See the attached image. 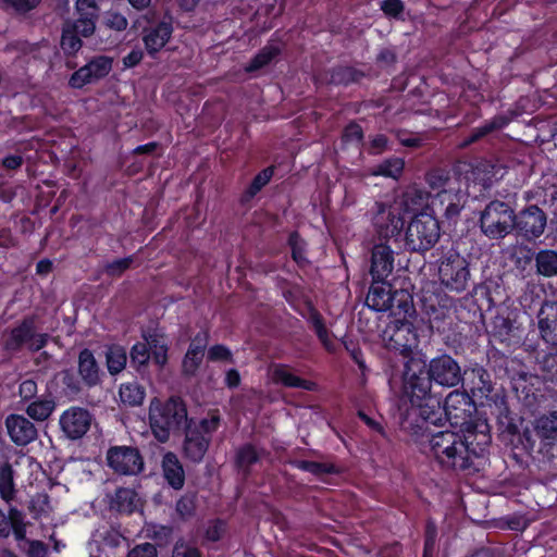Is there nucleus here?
Listing matches in <instances>:
<instances>
[{
  "instance_id": "864d4df0",
  "label": "nucleus",
  "mask_w": 557,
  "mask_h": 557,
  "mask_svg": "<svg viewBox=\"0 0 557 557\" xmlns=\"http://www.w3.org/2000/svg\"><path fill=\"white\" fill-rule=\"evenodd\" d=\"M425 181L431 187V189L438 194L443 190H446L445 185L449 181V175L444 170L434 169L426 173Z\"/></svg>"
},
{
  "instance_id": "c9c22d12",
  "label": "nucleus",
  "mask_w": 557,
  "mask_h": 557,
  "mask_svg": "<svg viewBox=\"0 0 557 557\" xmlns=\"http://www.w3.org/2000/svg\"><path fill=\"white\" fill-rule=\"evenodd\" d=\"M364 72L350 65H336L330 70L329 83L335 86H349L359 83Z\"/></svg>"
},
{
  "instance_id": "423d86ee",
  "label": "nucleus",
  "mask_w": 557,
  "mask_h": 557,
  "mask_svg": "<svg viewBox=\"0 0 557 557\" xmlns=\"http://www.w3.org/2000/svg\"><path fill=\"white\" fill-rule=\"evenodd\" d=\"M189 422L187 406L182 397L171 396L166 400H151L149 423L152 434L160 443H166L172 433L181 432Z\"/></svg>"
},
{
  "instance_id": "f03ea898",
  "label": "nucleus",
  "mask_w": 557,
  "mask_h": 557,
  "mask_svg": "<svg viewBox=\"0 0 557 557\" xmlns=\"http://www.w3.org/2000/svg\"><path fill=\"white\" fill-rule=\"evenodd\" d=\"M492 414L496 418L499 436L512 449L531 455L537 451L548 460L555 457L557 447V411L540 414L532 422L533 430L520 431L522 418L509 409L505 396H496Z\"/></svg>"
},
{
  "instance_id": "de8ad7c7",
  "label": "nucleus",
  "mask_w": 557,
  "mask_h": 557,
  "mask_svg": "<svg viewBox=\"0 0 557 557\" xmlns=\"http://www.w3.org/2000/svg\"><path fill=\"white\" fill-rule=\"evenodd\" d=\"M405 162L401 158L393 157L377 164L373 174L376 176L397 178L404 171Z\"/></svg>"
},
{
  "instance_id": "39448f33",
  "label": "nucleus",
  "mask_w": 557,
  "mask_h": 557,
  "mask_svg": "<svg viewBox=\"0 0 557 557\" xmlns=\"http://www.w3.org/2000/svg\"><path fill=\"white\" fill-rule=\"evenodd\" d=\"M539 341L525 338L523 348L534 357L542 371L552 372L557 364V302L545 300L536 314Z\"/></svg>"
},
{
  "instance_id": "bf43d9fd",
  "label": "nucleus",
  "mask_w": 557,
  "mask_h": 557,
  "mask_svg": "<svg viewBox=\"0 0 557 557\" xmlns=\"http://www.w3.org/2000/svg\"><path fill=\"white\" fill-rule=\"evenodd\" d=\"M172 557H202V555L198 547L180 539L174 544Z\"/></svg>"
},
{
  "instance_id": "7ed1b4c3",
  "label": "nucleus",
  "mask_w": 557,
  "mask_h": 557,
  "mask_svg": "<svg viewBox=\"0 0 557 557\" xmlns=\"http://www.w3.org/2000/svg\"><path fill=\"white\" fill-rule=\"evenodd\" d=\"M475 410L472 396L466 391L455 389L446 396L444 403L436 395L407 408L400 413L399 429L414 438L423 435L428 425L442 426L447 421L450 425H460L462 429L474 423L471 417Z\"/></svg>"
},
{
  "instance_id": "8fccbe9b",
  "label": "nucleus",
  "mask_w": 557,
  "mask_h": 557,
  "mask_svg": "<svg viewBox=\"0 0 557 557\" xmlns=\"http://www.w3.org/2000/svg\"><path fill=\"white\" fill-rule=\"evenodd\" d=\"M15 495L14 482L12 478V468L7 465L0 473V496L7 503H10Z\"/></svg>"
},
{
  "instance_id": "dca6fc26",
  "label": "nucleus",
  "mask_w": 557,
  "mask_h": 557,
  "mask_svg": "<svg viewBox=\"0 0 557 557\" xmlns=\"http://www.w3.org/2000/svg\"><path fill=\"white\" fill-rule=\"evenodd\" d=\"M111 70L112 58L104 54L96 55L70 76L69 86L73 89H82L88 84L104 78Z\"/></svg>"
},
{
  "instance_id": "a878e982",
  "label": "nucleus",
  "mask_w": 557,
  "mask_h": 557,
  "mask_svg": "<svg viewBox=\"0 0 557 557\" xmlns=\"http://www.w3.org/2000/svg\"><path fill=\"white\" fill-rule=\"evenodd\" d=\"M271 376L274 384H280L287 388H300L308 392L317 389V383L311 380L302 379L293 372L285 363H275L271 368Z\"/></svg>"
},
{
  "instance_id": "a211bd4d",
  "label": "nucleus",
  "mask_w": 557,
  "mask_h": 557,
  "mask_svg": "<svg viewBox=\"0 0 557 557\" xmlns=\"http://www.w3.org/2000/svg\"><path fill=\"white\" fill-rule=\"evenodd\" d=\"M173 30L171 20H162L143 28L141 39L149 57L156 58L171 39Z\"/></svg>"
},
{
  "instance_id": "6e6552de",
  "label": "nucleus",
  "mask_w": 557,
  "mask_h": 557,
  "mask_svg": "<svg viewBox=\"0 0 557 557\" xmlns=\"http://www.w3.org/2000/svg\"><path fill=\"white\" fill-rule=\"evenodd\" d=\"M221 424V417L218 411L212 412L209 417L195 422L190 419L186 423L183 441V456L193 463H200L209 450L213 434Z\"/></svg>"
},
{
  "instance_id": "ddd939ff",
  "label": "nucleus",
  "mask_w": 557,
  "mask_h": 557,
  "mask_svg": "<svg viewBox=\"0 0 557 557\" xmlns=\"http://www.w3.org/2000/svg\"><path fill=\"white\" fill-rule=\"evenodd\" d=\"M404 213L399 206L375 202V212L372 216L375 236L385 243L398 236L405 226Z\"/></svg>"
},
{
  "instance_id": "58836bf2",
  "label": "nucleus",
  "mask_w": 557,
  "mask_h": 557,
  "mask_svg": "<svg viewBox=\"0 0 557 557\" xmlns=\"http://www.w3.org/2000/svg\"><path fill=\"white\" fill-rule=\"evenodd\" d=\"M535 272L540 276L553 277L557 275V251L541 249L534 256Z\"/></svg>"
},
{
  "instance_id": "6e6d98bb",
  "label": "nucleus",
  "mask_w": 557,
  "mask_h": 557,
  "mask_svg": "<svg viewBox=\"0 0 557 557\" xmlns=\"http://www.w3.org/2000/svg\"><path fill=\"white\" fill-rule=\"evenodd\" d=\"M357 417L368 426L372 433L377 434L383 438L387 437L382 416L376 419L368 414L364 410L359 409L357 411Z\"/></svg>"
},
{
  "instance_id": "473e14b6",
  "label": "nucleus",
  "mask_w": 557,
  "mask_h": 557,
  "mask_svg": "<svg viewBox=\"0 0 557 557\" xmlns=\"http://www.w3.org/2000/svg\"><path fill=\"white\" fill-rule=\"evenodd\" d=\"M275 165H269L256 174L250 184L239 196L240 206H247L253 200V198L270 183L275 174Z\"/></svg>"
},
{
  "instance_id": "79ce46f5",
  "label": "nucleus",
  "mask_w": 557,
  "mask_h": 557,
  "mask_svg": "<svg viewBox=\"0 0 557 557\" xmlns=\"http://www.w3.org/2000/svg\"><path fill=\"white\" fill-rule=\"evenodd\" d=\"M261 455L256 446L251 443L242 445L235 455V465L242 469L246 474L250 472V468L259 462Z\"/></svg>"
},
{
  "instance_id": "49530a36",
  "label": "nucleus",
  "mask_w": 557,
  "mask_h": 557,
  "mask_svg": "<svg viewBox=\"0 0 557 557\" xmlns=\"http://www.w3.org/2000/svg\"><path fill=\"white\" fill-rule=\"evenodd\" d=\"M150 359L151 355L149 352L148 344H145V342H137L132 346L129 351V362L136 371L141 372L145 370Z\"/></svg>"
},
{
  "instance_id": "37998d69",
  "label": "nucleus",
  "mask_w": 557,
  "mask_h": 557,
  "mask_svg": "<svg viewBox=\"0 0 557 557\" xmlns=\"http://www.w3.org/2000/svg\"><path fill=\"white\" fill-rule=\"evenodd\" d=\"M119 396L124 405L140 406L145 399V388L137 382L123 383L119 389Z\"/></svg>"
},
{
  "instance_id": "20e7f679",
  "label": "nucleus",
  "mask_w": 557,
  "mask_h": 557,
  "mask_svg": "<svg viewBox=\"0 0 557 557\" xmlns=\"http://www.w3.org/2000/svg\"><path fill=\"white\" fill-rule=\"evenodd\" d=\"M463 382L459 363L448 354L438 355L426 360L425 355L411 357L404 363L401 375V395L410 406L421 404L432 394V384L455 387Z\"/></svg>"
},
{
  "instance_id": "680f3d73",
  "label": "nucleus",
  "mask_w": 557,
  "mask_h": 557,
  "mask_svg": "<svg viewBox=\"0 0 557 557\" xmlns=\"http://www.w3.org/2000/svg\"><path fill=\"white\" fill-rule=\"evenodd\" d=\"M381 10L386 16L398 18L403 14L405 5L401 0H383Z\"/></svg>"
},
{
  "instance_id": "1a4fd4ad",
  "label": "nucleus",
  "mask_w": 557,
  "mask_h": 557,
  "mask_svg": "<svg viewBox=\"0 0 557 557\" xmlns=\"http://www.w3.org/2000/svg\"><path fill=\"white\" fill-rule=\"evenodd\" d=\"M441 236L438 220L421 211L412 216L405 233V245L413 252H425L433 248Z\"/></svg>"
},
{
  "instance_id": "0eeeda50",
  "label": "nucleus",
  "mask_w": 557,
  "mask_h": 557,
  "mask_svg": "<svg viewBox=\"0 0 557 557\" xmlns=\"http://www.w3.org/2000/svg\"><path fill=\"white\" fill-rule=\"evenodd\" d=\"M49 337V334L38 332L36 315H25L13 326L4 330L1 346L10 356H16L24 349L35 354L48 345Z\"/></svg>"
},
{
  "instance_id": "774afa93",
  "label": "nucleus",
  "mask_w": 557,
  "mask_h": 557,
  "mask_svg": "<svg viewBox=\"0 0 557 557\" xmlns=\"http://www.w3.org/2000/svg\"><path fill=\"white\" fill-rule=\"evenodd\" d=\"M224 533V522L221 519L213 520L206 530V539L210 542H218Z\"/></svg>"
},
{
  "instance_id": "052dcab7",
  "label": "nucleus",
  "mask_w": 557,
  "mask_h": 557,
  "mask_svg": "<svg viewBox=\"0 0 557 557\" xmlns=\"http://www.w3.org/2000/svg\"><path fill=\"white\" fill-rule=\"evenodd\" d=\"M4 7L13 9L17 13H27L38 7L41 0H0Z\"/></svg>"
},
{
  "instance_id": "72a5a7b5",
  "label": "nucleus",
  "mask_w": 557,
  "mask_h": 557,
  "mask_svg": "<svg viewBox=\"0 0 557 557\" xmlns=\"http://www.w3.org/2000/svg\"><path fill=\"white\" fill-rule=\"evenodd\" d=\"M137 493L128 487H117L110 500V509L121 515H132L137 508Z\"/></svg>"
},
{
  "instance_id": "f8f14e48",
  "label": "nucleus",
  "mask_w": 557,
  "mask_h": 557,
  "mask_svg": "<svg viewBox=\"0 0 557 557\" xmlns=\"http://www.w3.org/2000/svg\"><path fill=\"white\" fill-rule=\"evenodd\" d=\"M385 335L387 336L386 347L389 350L399 352L406 358V360L411 357H419L421 354L413 352L419 345V335L417 327L412 322L407 320H395L393 324L387 326Z\"/></svg>"
},
{
  "instance_id": "a19ab883",
  "label": "nucleus",
  "mask_w": 557,
  "mask_h": 557,
  "mask_svg": "<svg viewBox=\"0 0 557 557\" xmlns=\"http://www.w3.org/2000/svg\"><path fill=\"white\" fill-rule=\"evenodd\" d=\"M287 245L290 248V257L299 267H307L310 261L307 258V242L300 236L298 231H293L288 235Z\"/></svg>"
},
{
  "instance_id": "393cba45",
  "label": "nucleus",
  "mask_w": 557,
  "mask_h": 557,
  "mask_svg": "<svg viewBox=\"0 0 557 557\" xmlns=\"http://www.w3.org/2000/svg\"><path fill=\"white\" fill-rule=\"evenodd\" d=\"M75 10L77 18L72 21L81 28V35L88 38L96 30V23L99 18V5L96 0H76Z\"/></svg>"
},
{
  "instance_id": "e2e57ef3",
  "label": "nucleus",
  "mask_w": 557,
  "mask_h": 557,
  "mask_svg": "<svg viewBox=\"0 0 557 557\" xmlns=\"http://www.w3.org/2000/svg\"><path fill=\"white\" fill-rule=\"evenodd\" d=\"M388 149V138L384 134L375 135L369 144L368 152L371 156H377Z\"/></svg>"
},
{
  "instance_id": "c85d7f7f",
  "label": "nucleus",
  "mask_w": 557,
  "mask_h": 557,
  "mask_svg": "<svg viewBox=\"0 0 557 557\" xmlns=\"http://www.w3.org/2000/svg\"><path fill=\"white\" fill-rule=\"evenodd\" d=\"M141 337L145 344H148L152 362L159 368H163L169 360V344L165 335L158 329L143 332Z\"/></svg>"
},
{
  "instance_id": "aec40b11",
  "label": "nucleus",
  "mask_w": 557,
  "mask_h": 557,
  "mask_svg": "<svg viewBox=\"0 0 557 557\" xmlns=\"http://www.w3.org/2000/svg\"><path fill=\"white\" fill-rule=\"evenodd\" d=\"M395 295L396 293L393 292L392 285L387 280L379 281L372 278L366 297V305L373 311L385 312L393 309Z\"/></svg>"
},
{
  "instance_id": "c756f323",
  "label": "nucleus",
  "mask_w": 557,
  "mask_h": 557,
  "mask_svg": "<svg viewBox=\"0 0 557 557\" xmlns=\"http://www.w3.org/2000/svg\"><path fill=\"white\" fill-rule=\"evenodd\" d=\"M509 122L510 120L506 115L497 114L491 120L485 121L482 125L472 128L469 134L462 138L460 146L463 148L469 147L493 132L503 129Z\"/></svg>"
},
{
  "instance_id": "5701e85b",
  "label": "nucleus",
  "mask_w": 557,
  "mask_h": 557,
  "mask_svg": "<svg viewBox=\"0 0 557 557\" xmlns=\"http://www.w3.org/2000/svg\"><path fill=\"white\" fill-rule=\"evenodd\" d=\"M209 333L199 331L193 338L183 358L182 368L186 375H195L202 363Z\"/></svg>"
},
{
  "instance_id": "4d7b16f0",
  "label": "nucleus",
  "mask_w": 557,
  "mask_h": 557,
  "mask_svg": "<svg viewBox=\"0 0 557 557\" xmlns=\"http://www.w3.org/2000/svg\"><path fill=\"white\" fill-rule=\"evenodd\" d=\"M207 359L210 362H234L233 352L232 350L223 345V344H215L212 345L207 352Z\"/></svg>"
},
{
  "instance_id": "a18cd8bd",
  "label": "nucleus",
  "mask_w": 557,
  "mask_h": 557,
  "mask_svg": "<svg viewBox=\"0 0 557 557\" xmlns=\"http://www.w3.org/2000/svg\"><path fill=\"white\" fill-rule=\"evenodd\" d=\"M437 536L438 528L436 521L433 518H428L424 524L422 557H434L436 553Z\"/></svg>"
},
{
  "instance_id": "69168bd1",
  "label": "nucleus",
  "mask_w": 557,
  "mask_h": 557,
  "mask_svg": "<svg viewBox=\"0 0 557 557\" xmlns=\"http://www.w3.org/2000/svg\"><path fill=\"white\" fill-rule=\"evenodd\" d=\"M106 24L111 29L123 32L127 28L128 21L123 14L119 12H112L108 14Z\"/></svg>"
},
{
  "instance_id": "5fc2aeb1",
  "label": "nucleus",
  "mask_w": 557,
  "mask_h": 557,
  "mask_svg": "<svg viewBox=\"0 0 557 557\" xmlns=\"http://www.w3.org/2000/svg\"><path fill=\"white\" fill-rule=\"evenodd\" d=\"M133 263L134 256H127L125 258L115 259L111 262H108L104 265V272L110 277H117L121 276L124 272H126Z\"/></svg>"
},
{
  "instance_id": "4be33fe9",
  "label": "nucleus",
  "mask_w": 557,
  "mask_h": 557,
  "mask_svg": "<svg viewBox=\"0 0 557 557\" xmlns=\"http://www.w3.org/2000/svg\"><path fill=\"white\" fill-rule=\"evenodd\" d=\"M5 426L11 441L18 446H26L37 437L35 424L22 414H9Z\"/></svg>"
},
{
  "instance_id": "f257e3e1",
  "label": "nucleus",
  "mask_w": 557,
  "mask_h": 557,
  "mask_svg": "<svg viewBox=\"0 0 557 557\" xmlns=\"http://www.w3.org/2000/svg\"><path fill=\"white\" fill-rule=\"evenodd\" d=\"M416 443L428 442V453L442 470L466 472L476 471V460L484 458L492 442L487 422L468 424L459 431L431 432L430 425L418 438L409 436Z\"/></svg>"
},
{
  "instance_id": "4468645a",
  "label": "nucleus",
  "mask_w": 557,
  "mask_h": 557,
  "mask_svg": "<svg viewBox=\"0 0 557 557\" xmlns=\"http://www.w3.org/2000/svg\"><path fill=\"white\" fill-rule=\"evenodd\" d=\"M107 463L122 475H137L143 472L145 463L139 449L135 446H111L107 451Z\"/></svg>"
},
{
  "instance_id": "f3484780",
  "label": "nucleus",
  "mask_w": 557,
  "mask_h": 557,
  "mask_svg": "<svg viewBox=\"0 0 557 557\" xmlns=\"http://www.w3.org/2000/svg\"><path fill=\"white\" fill-rule=\"evenodd\" d=\"M91 422V413L87 409L77 406L64 410L59 419L62 432L72 441L82 438L90 429Z\"/></svg>"
},
{
  "instance_id": "bb28decb",
  "label": "nucleus",
  "mask_w": 557,
  "mask_h": 557,
  "mask_svg": "<svg viewBox=\"0 0 557 557\" xmlns=\"http://www.w3.org/2000/svg\"><path fill=\"white\" fill-rule=\"evenodd\" d=\"M162 476L174 491H181L186 481L183 463L173 451H166L161 461Z\"/></svg>"
},
{
  "instance_id": "e433bc0d",
  "label": "nucleus",
  "mask_w": 557,
  "mask_h": 557,
  "mask_svg": "<svg viewBox=\"0 0 557 557\" xmlns=\"http://www.w3.org/2000/svg\"><path fill=\"white\" fill-rule=\"evenodd\" d=\"M290 465L305 472H309L314 476H322L324 474L339 475L343 473V468L332 462H319L313 460L297 459L293 460Z\"/></svg>"
},
{
  "instance_id": "3c124183",
  "label": "nucleus",
  "mask_w": 557,
  "mask_h": 557,
  "mask_svg": "<svg viewBox=\"0 0 557 557\" xmlns=\"http://www.w3.org/2000/svg\"><path fill=\"white\" fill-rule=\"evenodd\" d=\"M175 510L183 520L193 517L196 511V493H186L182 495L176 500Z\"/></svg>"
},
{
  "instance_id": "c03bdc74",
  "label": "nucleus",
  "mask_w": 557,
  "mask_h": 557,
  "mask_svg": "<svg viewBox=\"0 0 557 557\" xmlns=\"http://www.w3.org/2000/svg\"><path fill=\"white\" fill-rule=\"evenodd\" d=\"M55 408V401L51 396L37 398L26 408V413L36 421L47 420Z\"/></svg>"
},
{
  "instance_id": "4c0bfd02",
  "label": "nucleus",
  "mask_w": 557,
  "mask_h": 557,
  "mask_svg": "<svg viewBox=\"0 0 557 557\" xmlns=\"http://www.w3.org/2000/svg\"><path fill=\"white\" fill-rule=\"evenodd\" d=\"M282 53V48L268 44L261 48L245 66L247 73L257 72L271 64Z\"/></svg>"
},
{
  "instance_id": "09e8293b",
  "label": "nucleus",
  "mask_w": 557,
  "mask_h": 557,
  "mask_svg": "<svg viewBox=\"0 0 557 557\" xmlns=\"http://www.w3.org/2000/svg\"><path fill=\"white\" fill-rule=\"evenodd\" d=\"M364 132L360 124L356 121H350L343 129L341 140L343 145H355L359 147L362 145Z\"/></svg>"
},
{
  "instance_id": "0e129e2a",
  "label": "nucleus",
  "mask_w": 557,
  "mask_h": 557,
  "mask_svg": "<svg viewBox=\"0 0 557 557\" xmlns=\"http://www.w3.org/2000/svg\"><path fill=\"white\" fill-rule=\"evenodd\" d=\"M127 557H158V552L153 544L146 542L132 548Z\"/></svg>"
},
{
  "instance_id": "2eb2a0df",
  "label": "nucleus",
  "mask_w": 557,
  "mask_h": 557,
  "mask_svg": "<svg viewBox=\"0 0 557 557\" xmlns=\"http://www.w3.org/2000/svg\"><path fill=\"white\" fill-rule=\"evenodd\" d=\"M547 225L546 213L536 205H529L518 213L515 212L513 231L528 242L541 237Z\"/></svg>"
},
{
  "instance_id": "7c9ffc66",
  "label": "nucleus",
  "mask_w": 557,
  "mask_h": 557,
  "mask_svg": "<svg viewBox=\"0 0 557 557\" xmlns=\"http://www.w3.org/2000/svg\"><path fill=\"white\" fill-rule=\"evenodd\" d=\"M463 382L469 386L472 396H487L493 389L491 375L483 367L476 366L465 372Z\"/></svg>"
},
{
  "instance_id": "9d476101",
  "label": "nucleus",
  "mask_w": 557,
  "mask_h": 557,
  "mask_svg": "<svg viewBox=\"0 0 557 557\" xmlns=\"http://www.w3.org/2000/svg\"><path fill=\"white\" fill-rule=\"evenodd\" d=\"M479 226L488 239H504L515 227V210L508 202L492 200L481 211Z\"/></svg>"
},
{
  "instance_id": "cd10ccee",
  "label": "nucleus",
  "mask_w": 557,
  "mask_h": 557,
  "mask_svg": "<svg viewBox=\"0 0 557 557\" xmlns=\"http://www.w3.org/2000/svg\"><path fill=\"white\" fill-rule=\"evenodd\" d=\"M24 513L16 507H10L8 515L0 509V539H8L13 532L16 541L26 537V523Z\"/></svg>"
},
{
  "instance_id": "603ef678",
  "label": "nucleus",
  "mask_w": 557,
  "mask_h": 557,
  "mask_svg": "<svg viewBox=\"0 0 557 557\" xmlns=\"http://www.w3.org/2000/svg\"><path fill=\"white\" fill-rule=\"evenodd\" d=\"M173 527L163 524H152L148 529V536L152 539L158 546H166L173 539Z\"/></svg>"
},
{
  "instance_id": "6ab92c4d",
  "label": "nucleus",
  "mask_w": 557,
  "mask_h": 557,
  "mask_svg": "<svg viewBox=\"0 0 557 557\" xmlns=\"http://www.w3.org/2000/svg\"><path fill=\"white\" fill-rule=\"evenodd\" d=\"M395 253L387 243L374 244L371 249L370 275L379 281L387 280L394 270Z\"/></svg>"
},
{
  "instance_id": "b1692460",
  "label": "nucleus",
  "mask_w": 557,
  "mask_h": 557,
  "mask_svg": "<svg viewBox=\"0 0 557 557\" xmlns=\"http://www.w3.org/2000/svg\"><path fill=\"white\" fill-rule=\"evenodd\" d=\"M77 372L87 388L95 387L102 382L103 372L94 352L88 348H83L78 354Z\"/></svg>"
},
{
  "instance_id": "2f4dec72",
  "label": "nucleus",
  "mask_w": 557,
  "mask_h": 557,
  "mask_svg": "<svg viewBox=\"0 0 557 557\" xmlns=\"http://www.w3.org/2000/svg\"><path fill=\"white\" fill-rule=\"evenodd\" d=\"M436 197L444 216L448 221L456 220L465 206V195L461 190H443Z\"/></svg>"
},
{
  "instance_id": "f704fd0d",
  "label": "nucleus",
  "mask_w": 557,
  "mask_h": 557,
  "mask_svg": "<svg viewBox=\"0 0 557 557\" xmlns=\"http://www.w3.org/2000/svg\"><path fill=\"white\" fill-rule=\"evenodd\" d=\"M81 28L71 20L63 23L60 46L66 55H75L83 47Z\"/></svg>"
},
{
  "instance_id": "9b49d317",
  "label": "nucleus",
  "mask_w": 557,
  "mask_h": 557,
  "mask_svg": "<svg viewBox=\"0 0 557 557\" xmlns=\"http://www.w3.org/2000/svg\"><path fill=\"white\" fill-rule=\"evenodd\" d=\"M438 278L446 289L465 292L471 280L469 261L457 249L449 248L438 260Z\"/></svg>"
},
{
  "instance_id": "338daca9",
  "label": "nucleus",
  "mask_w": 557,
  "mask_h": 557,
  "mask_svg": "<svg viewBox=\"0 0 557 557\" xmlns=\"http://www.w3.org/2000/svg\"><path fill=\"white\" fill-rule=\"evenodd\" d=\"M37 394V382L33 379H26L18 386V395L23 400H30Z\"/></svg>"
},
{
  "instance_id": "13d9d810",
  "label": "nucleus",
  "mask_w": 557,
  "mask_h": 557,
  "mask_svg": "<svg viewBox=\"0 0 557 557\" xmlns=\"http://www.w3.org/2000/svg\"><path fill=\"white\" fill-rule=\"evenodd\" d=\"M345 349L349 354L350 358L354 360V362L358 366L360 371L364 373L368 368L366 364V360L363 357V352L359 346L358 342H355L352 339H345L343 342Z\"/></svg>"
},
{
  "instance_id": "412c9836",
  "label": "nucleus",
  "mask_w": 557,
  "mask_h": 557,
  "mask_svg": "<svg viewBox=\"0 0 557 557\" xmlns=\"http://www.w3.org/2000/svg\"><path fill=\"white\" fill-rule=\"evenodd\" d=\"M295 310L310 324L325 350L330 352L333 351L334 343L331 338V333L325 324L323 315L315 308L313 302L310 299H307L302 309L295 308Z\"/></svg>"
},
{
  "instance_id": "ea45409f",
  "label": "nucleus",
  "mask_w": 557,
  "mask_h": 557,
  "mask_svg": "<svg viewBox=\"0 0 557 557\" xmlns=\"http://www.w3.org/2000/svg\"><path fill=\"white\" fill-rule=\"evenodd\" d=\"M106 364L111 375L121 373L127 364L126 349L116 344L109 346L106 351Z\"/></svg>"
}]
</instances>
